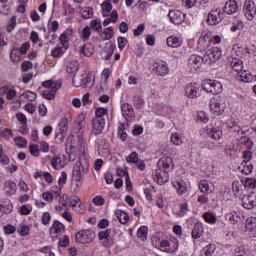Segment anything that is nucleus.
<instances>
[{
  "instance_id": "obj_1",
  "label": "nucleus",
  "mask_w": 256,
  "mask_h": 256,
  "mask_svg": "<svg viewBox=\"0 0 256 256\" xmlns=\"http://www.w3.org/2000/svg\"><path fill=\"white\" fill-rule=\"evenodd\" d=\"M152 245L160 251L165 253H175L179 249V241L177 239L165 240L161 239L158 236H152L151 238Z\"/></svg>"
},
{
  "instance_id": "obj_2",
  "label": "nucleus",
  "mask_w": 256,
  "mask_h": 256,
  "mask_svg": "<svg viewBox=\"0 0 256 256\" xmlns=\"http://www.w3.org/2000/svg\"><path fill=\"white\" fill-rule=\"evenodd\" d=\"M89 173V163L86 160L76 161L72 171V181H75L77 187L83 185V174Z\"/></svg>"
},
{
  "instance_id": "obj_3",
  "label": "nucleus",
  "mask_w": 256,
  "mask_h": 256,
  "mask_svg": "<svg viewBox=\"0 0 256 256\" xmlns=\"http://www.w3.org/2000/svg\"><path fill=\"white\" fill-rule=\"evenodd\" d=\"M43 87H46L47 89L43 91L42 95L44 99H55V95H57V90L61 89V82L59 81H53V80H47L42 83Z\"/></svg>"
},
{
  "instance_id": "obj_4",
  "label": "nucleus",
  "mask_w": 256,
  "mask_h": 256,
  "mask_svg": "<svg viewBox=\"0 0 256 256\" xmlns=\"http://www.w3.org/2000/svg\"><path fill=\"white\" fill-rule=\"evenodd\" d=\"M225 100L221 96H215L210 100V110L213 115L219 117L225 113Z\"/></svg>"
},
{
  "instance_id": "obj_5",
  "label": "nucleus",
  "mask_w": 256,
  "mask_h": 256,
  "mask_svg": "<svg viewBox=\"0 0 256 256\" xmlns=\"http://www.w3.org/2000/svg\"><path fill=\"white\" fill-rule=\"evenodd\" d=\"M202 89L203 91H206V93H211L212 95H219V93L223 91V85H221V82L215 80H205L202 83Z\"/></svg>"
},
{
  "instance_id": "obj_6",
  "label": "nucleus",
  "mask_w": 256,
  "mask_h": 256,
  "mask_svg": "<svg viewBox=\"0 0 256 256\" xmlns=\"http://www.w3.org/2000/svg\"><path fill=\"white\" fill-rule=\"evenodd\" d=\"M221 55V49L218 47L210 48L205 52L204 63H208V65H211V63H217V61L221 59Z\"/></svg>"
},
{
  "instance_id": "obj_7",
  "label": "nucleus",
  "mask_w": 256,
  "mask_h": 256,
  "mask_svg": "<svg viewBox=\"0 0 256 256\" xmlns=\"http://www.w3.org/2000/svg\"><path fill=\"white\" fill-rule=\"evenodd\" d=\"M75 239L78 243H91L95 239V232L93 230H82L76 233Z\"/></svg>"
},
{
  "instance_id": "obj_8",
  "label": "nucleus",
  "mask_w": 256,
  "mask_h": 256,
  "mask_svg": "<svg viewBox=\"0 0 256 256\" xmlns=\"http://www.w3.org/2000/svg\"><path fill=\"white\" fill-rule=\"evenodd\" d=\"M231 131L234 133H237V140L240 141V143H245L248 147V149H251L253 147V141H251V138L248 136H241L245 134V130L241 129V126L239 124H236L233 128H230Z\"/></svg>"
},
{
  "instance_id": "obj_9",
  "label": "nucleus",
  "mask_w": 256,
  "mask_h": 256,
  "mask_svg": "<svg viewBox=\"0 0 256 256\" xmlns=\"http://www.w3.org/2000/svg\"><path fill=\"white\" fill-rule=\"evenodd\" d=\"M244 15L246 17V19H248V21H253V19H255V15H256V6H255V2L253 0H246L244 2Z\"/></svg>"
},
{
  "instance_id": "obj_10",
  "label": "nucleus",
  "mask_w": 256,
  "mask_h": 256,
  "mask_svg": "<svg viewBox=\"0 0 256 256\" xmlns=\"http://www.w3.org/2000/svg\"><path fill=\"white\" fill-rule=\"evenodd\" d=\"M184 91L185 96L188 97V99H197V97H201V89L196 83L187 84Z\"/></svg>"
},
{
  "instance_id": "obj_11",
  "label": "nucleus",
  "mask_w": 256,
  "mask_h": 256,
  "mask_svg": "<svg viewBox=\"0 0 256 256\" xmlns=\"http://www.w3.org/2000/svg\"><path fill=\"white\" fill-rule=\"evenodd\" d=\"M222 20L223 12H221L219 8L211 10V12L208 13L207 23H209V25H217V23H221Z\"/></svg>"
},
{
  "instance_id": "obj_12",
  "label": "nucleus",
  "mask_w": 256,
  "mask_h": 256,
  "mask_svg": "<svg viewBox=\"0 0 256 256\" xmlns=\"http://www.w3.org/2000/svg\"><path fill=\"white\" fill-rule=\"evenodd\" d=\"M242 207L244 209H254L256 207V194H246L242 197Z\"/></svg>"
},
{
  "instance_id": "obj_13",
  "label": "nucleus",
  "mask_w": 256,
  "mask_h": 256,
  "mask_svg": "<svg viewBox=\"0 0 256 256\" xmlns=\"http://www.w3.org/2000/svg\"><path fill=\"white\" fill-rule=\"evenodd\" d=\"M154 181L158 185H165L169 181V173L166 170L158 168L155 172Z\"/></svg>"
},
{
  "instance_id": "obj_14",
  "label": "nucleus",
  "mask_w": 256,
  "mask_h": 256,
  "mask_svg": "<svg viewBox=\"0 0 256 256\" xmlns=\"http://www.w3.org/2000/svg\"><path fill=\"white\" fill-rule=\"evenodd\" d=\"M121 111L126 121H133V119H135V111L133 110V106H131V104L129 103L122 104Z\"/></svg>"
},
{
  "instance_id": "obj_15",
  "label": "nucleus",
  "mask_w": 256,
  "mask_h": 256,
  "mask_svg": "<svg viewBox=\"0 0 256 256\" xmlns=\"http://www.w3.org/2000/svg\"><path fill=\"white\" fill-rule=\"evenodd\" d=\"M105 129V119L95 118L92 120V133L93 135H101Z\"/></svg>"
},
{
  "instance_id": "obj_16",
  "label": "nucleus",
  "mask_w": 256,
  "mask_h": 256,
  "mask_svg": "<svg viewBox=\"0 0 256 256\" xmlns=\"http://www.w3.org/2000/svg\"><path fill=\"white\" fill-rule=\"evenodd\" d=\"M157 165L159 169H162V171H169V169H173V158L162 157L159 159Z\"/></svg>"
},
{
  "instance_id": "obj_17",
  "label": "nucleus",
  "mask_w": 256,
  "mask_h": 256,
  "mask_svg": "<svg viewBox=\"0 0 256 256\" xmlns=\"http://www.w3.org/2000/svg\"><path fill=\"white\" fill-rule=\"evenodd\" d=\"M169 20L174 24V25H181L183 23V13L178 10H170L168 13Z\"/></svg>"
},
{
  "instance_id": "obj_18",
  "label": "nucleus",
  "mask_w": 256,
  "mask_h": 256,
  "mask_svg": "<svg viewBox=\"0 0 256 256\" xmlns=\"http://www.w3.org/2000/svg\"><path fill=\"white\" fill-rule=\"evenodd\" d=\"M236 11H239V5L235 0H229L223 7V13H226V15H233Z\"/></svg>"
},
{
  "instance_id": "obj_19",
  "label": "nucleus",
  "mask_w": 256,
  "mask_h": 256,
  "mask_svg": "<svg viewBox=\"0 0 256 256\" xmlns=\"http://www.w3.org/2000/svg\"><path fill=\"white\" fill-rule=\"evenodd\" d=\"M189 65L194 67V69H199L202 63H205V56H199L197 54H192L188 60Z\"/></svg>"
},
{
  "instance_id": "obj_20",
  "label": "nucleus",
  "mask_w": 256,
  "mask_h": 256,
  "mask_svg": "<svg viewBox=\"0 0 256 256\" xmlns=\"http://www.w3.org/2000/svg\"><path fill=\"white\" fill-rule=\"evenodd\" d=\"M4 191L8 197L15 195L17 192V184L13 180H7L4 183Z\"/></svg>"
},
{
  "instance_id": "obj_21",
  "label": "nucleus",
  "mask_w": 256,
  "mask_h": 256,
  "mask_svg": "<svg viewBox=\"0 0 256 256\" xmlns=\"http://www.w3.org/2000/svg\"><path fill=\"white\" fill-rule=\"evenodd\" d=\"M13 211V204L11 200H4L0 202V215H9Z\"/></svg>"
},
{
  "instance_id": "obj_22",
  "label": "nucleus",
  "mask_w": 256,
  "mask_h": 256,
  "mask_svg": "<svg viewBox=\"0 0 256 256\" xmlns=\"http://www.w3.org/2000/svg\"><path fill=\"white\" fill-rule=\"evenodd\" d=\"M173 187L177 190L178 195L187 193V183L183 180H175L172 182Z\"/></svg>"
},
{
  "instance_id": "obj_23",
  "label": "nucleus",
  "mask_w": 256,
  "mask_h": 256,
  "mask_svg": "<svg viewBox=\"0 0 256 256\" xmlns=\"http://www.w3.org/2000/svg\"><path fill=\"white\" fill-rule=\"evenodd\" d=\"M166 43L168 47H172V49H177L183 45V40L176 36H170L167 38Z\"/></svg>"
},
{
  "instance_id": "obj_24",
  "label": "nucleus",
  "mask_w": 256,
  "mask_h": 256,
  "mask_svg": "<svg viewBox=\"0 0 256 256\" xmlns=\"http://www.w3.org/2000/svg\"><path fill=\"white\" fill-rule=\"evenodd\" d=\"M226 219L232 225H243V219L241 218V216L237 215V212H231L226 214Z\"/></svg>"
},
{
  "instance_id": "obj_25",
  "label": "nucleus",
  "mask_w": 256,
  "mask_h": 256,
  "mask_svg": "<svg viewBox=\"0 0 256 256\" xmlns=\"http://www.w3.org/2000/svg\"><path fill=\"white\" fill-rule=\"evenodd\" d=\"M230 67L233 69V71H236V73H241L243 71V60L238 58H232V60L229 61Z\"/></svg>"
},
{
  "instance_id": "obj_26",
  "label": "nucleus",
  "mask_w": 256,
  "mask_h": 256,
  "mask_svg": "<svg viewBox=\"0 0 256 256\" xmlns=\"http://www.w3.org/2000/svg\"><path fill=\"white\" fill-rule=\"evenodd\" d=\"M208 137L214 141H219L223 137V132L219 128H211L206 130Z\"/></svg>"
},
{
  "instance_id": "obj_27",
  "label": "nucleus",
  "mask_w": 256,
  "mask_h": 256,
  "mask_svg": "<svg viewBox=\"0 0 256 256\" xmlns=\"http://www.w3.org/2000/svg\"><path fill=\"white\" fill-rule=\"evenodd\" d=\"M63 231H65V225L57 220L54 221L52 227L50 228V233H55L54 237H57V235H59V233H63Z\"/></svg>"
},
{
  "instance_id": "obj_28",
  "label": "nucleus",
  "mask_w": 256,
  "mask_h": 256,
  "mask_svg": "<svg viewBox=\"0 0 256 256\" xmlns=\"http://www.w3.org/2000/svg\"><path fill=\"white\" fill-rule=\"evenodd\" d=\"M0 93L6 95L7 99L11 100L17 95V91L9 86L0 87Z\"/></svg>"
},
{
  "instance_id": "obj_29",
  "label": "nucleus",
  "mask_w": 256,
  "mask_h": 256,
  "mask_svg": "<svg viewBox=\"0 0 256 256\" xmlns=\"http://www.w3.org/2000/svg\"><path fill=\"white\" fill-rule=\"evenodd\" d=\"M95 85V77L92 74H88L85 78H82V87L84 89H91Z\"/></svg>"
},
{
  "instance_id": "obj_30",
  "label": "nucleus",
  "mask_w": 256,
  "mask_h": 256,
  "mask_svg": "<svg viewBox=\"0 0 256 256\" xmlns=\"http://www.w3.org/2000/svg\"><path fill=\"white\" fill-rule=\"evenodd\" d=\"M59 195H61V188H59L58 190H51V192H44L42 194V197L45 201H53V197H59Z\"/></svg>"
},
{
  "instance_id": "obj_31",
  "label": "nucleus",
  "mask_w": 256,
  "mask_h": 256,
  "mask_svg": "<svg viewBox=\"0 0 256 256\" xmlns=\"http://www.w3.org/2000/svg\"><path fill=\"white\" fill-rule=\"evenodd\" d=\"M94 51H95V47L91 43H86L81 48V53L83 54L84 57H91Z\"/></svg>"
},
{
  "instance_id": "obj_32",
  "label": "nucleus",
  "mask_w": 256,
  "mask_h": 256,
  "mask_svg": "<svg viewBox=\"0 0 256 256\" xmlns=\"http://www.w3.org/2000/svg\"><path fill=\"white\" fill-rule=\"evenodd\" d=\"M155 71L156 73H159L161 77H165V75L169 74V66H167V63L165 62L157 64Z\"/></svg>"
},
{
  "instance_id": "obj_33",
  "label": "nucleus",
  "mask_w": 256,
  "mask_h": 256,
  "mask_svg": "<svg viewBox=\"0 0 256 256\" xmlns=\"http://www.w3.org/2000/svg\"><path fill=\"white\" fill-rule=\"evenodd\" d=\"M238 75L239 81H242L243 83H251V81H253V75L247 70H242Z\"/></svg>"
},
{
  "instance_id": "obj_34",
  "label": "nucleus",
  "mask_w": 256,
  "mask_h": 256,
  "mask_svg": "<svg viewBox=\"0 0 256 256\" xmlns=\"http://www.w3.org/2000/svg\"><path fill=\"white\" fill-rule=\"evenodd\" d=\"M102 7V17H109V13L113 9V5L111 4L110 0H106L101 4Z\"/></svg>"
},
{
  "instance_id": "obj_35",
  "label": "nucleus",
  "mask_w": 256,
  "mask_h": 256,
  "mask_svg": "<svg viewBox=\"0 0 256 256\" xmlns=\"http://www.w3.org/2000/svg\"><path fill=\"white\" fill-rule=\"evenodd\" d=\"M58 125L59 129L58 132H56V137H61V139H64L65 133H67V120H61Z\"/></svg>"
},
{
  "instance_id": "obj_36",
  "label": "nucleus",
  "mask_w": 256,
  "mask_h": 256,
  "mask_svg": "<svg viewBox=\"0 0 256 256\" xmlns=\"http://www.w3.org/2000/svg\"><path fill=\"white\" fill-rule=\"evenodd\" d=\"M202 234H203V224L196 223L192 230V239H199V237H201Z\"/></svg>"
},
{
  "instance_id": "obj_37",
  "label": "nucleus",
  "mask_w": 256,
  "mask_h": 256,
  "mask_svg": "<svg viewBox=\"0 0 256 256\" xmlns=\"http://www.w3.org/2000/svg\"><path fill=\"white\" fill-rule=\"evenodd\" d=\"M242 184L248 189H256V178L255 177H246L242 179Z\"/></svg>"
},
{
  "instance_id": "obj_38",
  "label": "nucleus",
  "mask_w": 256,
  "mask_h": 256,
  "mask_svg": "<svg viewBox=\"0 0 256 256\" xmlns=\"http://www.w3.org/2000/svg\"><path fill=\"white\" fill-rule=\"evenodd\" d=\"M199 189L201 193H205L206 195L213 193V190L209 188V182L207 180H202L199 182Z\"/></svg>"
},
{
  "instance_id": "obj_39",
  "label": "nucleus",
  "mask_w": 256,
  "mask_h": 256,
  "mask_svg": "<svg viewBox=\"0 0 256 256\" xmlns=\"http://www.w3.org/2000/svg\"><path fill=\"white\" fill-rule=\"evenodd\" d=\"M83 121H85V114H80L74 123V129L76 133H79V131L83 129Z\"/></svg>"
},
{
  "instance_id": "obj_40",
  "label": "nucleus",
  "mask_w": 256,
  "mask_h": 256,
  "mask_svg": "<svg viewBox=\"0 0 256 256\" xmlns=\"http://www.w3.org/2000/svg\"><path fill=\"white\" fill-rule=\"evenodd\" d=\"M21 53L19 51V48H13L10 54V59L11 61H13L14 63H19V61H21Z\"/></svg>"
},
{
  "instance_id": "obj_41",
  "label": "nucleus",
  "mask_w": 256,
  "mask_h": 256,
  "mask_svg": "<svg viewBox=\"0 0 256 256\" xmlns=\"http://www.w3.org/2000/svg\"><path fill=\"white\" fill-rule=\"evenodd\" d=\"M246 231L253 232L256 229V218L255 217H250L246 220Z\"/></svg>"
},
{
  "instance_id": "obj_42",
  "label": "nucleus",
  "mask_w": 256,
  "mask_h": 256,
  "mask_svg": "<svg viewBox=\"0 0 256 256\" xmlns=\"http://www.w3.org/2000/svg\"><path fill=\"white\" fill-rule=\"evenodd\" d=\"M215 249H217L215 244H208L206 247L203 248L202 256H213V253H215Z\"/></svg>"
},
{
  "instance_id": "obj_43",
  "label": "nucleus",
  "mask_w": 256,
  "mask_h": 256,
  "mask_svg": "<svg viewBox=\"0 0 256 256\" xmlns=\"http://www.w3.org/2000/svg\"><path fill=\"white\" fill-rule=\"evenodd\" d=\"M80 13L83 19H91L93 17V8L92 7L81 8Z\"/></svg>"
},
{
  "instance_id": "obj_44",
  "label": "nucleus",
  "mask_w": 256,
  "mask_h": 256,
  "mask_svg": "<svg viewBox=\"0 0 256 256\" xmlns=\"http://www.w3.org/2000/svg\"><path fill=\"white\" fill-rule=\"evenodd\" d=\"M133 105L135 109H143V105H145V100L141 98V96L137 95L133 97Z\"/></svg>"
},
{
  "instance_id": "obj_45",
  "label": "nucleus",
  "mask_w": 256,
  "mask_h": 256,
  "mask_svg": "<svg viewBox=\"0 0 256 256\" xmlns=\"http://www.w3.org/2000/svg\"><path fill=\"white\" fill-rule=\"evenodd\" d=\"M51 165L53 169H63V162L61 161V157L54 156L51 160Z\"/></svg>"
},
{
  "instance_id": "obj_46",
  "label": "nucleus",
  "mask_w": 256,
  "mask_h": 256,
  "mask_svg": "<svg viewBox=\"0 0 256 256\" xmlns=\"http://www.w3.org/2000/svg\"><path fill=\"white\" fill-rule=\"evenodd\" d=\"M203 219L206 223H210V225H215L217 223V217L209 212L203 214Z\"/></svg>"
},
{
  "instance_id": "obj_47",
  "label": "nucleus",
  "mask_w": 256,
  "mask_h": 256,
  "mask_svg": "<svg viewBox=\"0 0 256 256\" xmlns=\"http://www.w3.org/2000/svg\"><path fill=\"white\" fill-rule=\"evenodd\" d=\"M117 219L118 221L122 224V225H127V223H129V214H127L124 211H121L118 215H117Z\"/></svg>"
},
{
  "instance_id": "obj_48",
  "label": "nucleus",
  "mask_w": 256,
  "mask_h": 256,
  "mask_svg": "<svg viewBox=\"0 0 256 256\" xmlns=\"http://www.w3.org/2000/svg\"><path fill=\"white\" fill-rule=\"evenodd\" d=\"M147 231L148 228L146 226H142L137 231V238L141 239V241H145L147 239Z\"/></svg>"
},
{
  "instance_id": "obj_49",
  "label": "nucleus",
  "mask_w": 256,
  "mask_h": 256,
  "mask_svg": "<svg viewBox=\"0 0 256 256\" xmlns=\"http://www.w3.org/2000/svg\"><path fill=\"white\" fill-rule=\"evenodd\" d=\"M14 142L17 145V147H20L21 149H23V147H27V139L21 136L15 137Z\"/></svg>"
},
{
  "instance_id": "obj_50",
  "label": "nucleus",
  "mask_w": 256,
  "mask_h": 256,
  "mask_svg": "<svg viewBox=\"0 0 256 256\" xmlns=\"http://www.w3.org/2000/svg\"><path fill=\"white\" fill-rule=\"evenodd\" d=\"M139 161V155L137 152H132L126 157V163H134V165Z\"/></svg>"
},
{
  "instance_id": "obj_51",
  "label": "nucleus",
  "mask_w": 256,
  "mask_h": 256,
  "mask_svg": "<svg viewBox=\"0 0 256 256\" xmlns=\"http://www.w3.org/2000/svg\"><path fill=\"white\" fill-rule=\"evenodd\" d=\"M77 61H72L67 65L66 71L69 75L78 71Z\"/></svg>"
},
{
  "instance_id": "obj_52",
  "label": "nucleus",
  "mask_w": 256,
  "mask_h": 256,
  "mask_svg": "<svg viewBox=\"0 0 256 256\" xmlns=\"http://www.w3.org/2000/svg\"><path fill=\"white\" fill-rule=\"evenodd\" d=\"M200 147L201 149H209L210 151H213L217 147V144H215V142L205 141L200 143Z\"/></svg>"
},
{
  "instance_id": "obj_53",
  "label": "nucleus",
  "mask_w": 256,
  "mask_h": 256,
  "mask_svg": "<svg viewBox=\"0 0 256 256\" xmlns=\"http://www.w3.org/2000/svg\"><path fill=\"white\" fill-rule=\"evenodd\" d=\"M67 38H68L67 34H62L59 38V41L64 51H67V49H69V40H67Z\"/></svg>"
},
{
  "instance_id": "obj_54",
  "label": "nucleus",
  "mask_w": 256,
  "mask_h": 256,
  "mask_svg": "<svg viewBox=\"0 0 256 256\" xmlns=\"http://www.w3.org/2000/svg\"><path fill=\"white\" fill-rule=\"evenodd\" d=\"M17 231L19 235H21L22 237H25V235H29L30 228L25 224H21L18 227Z\"/></svg>"
},
{
  "instance_id": "obj_55",
  "label": "nucleus",
  "mask_w": 256,
  "mask_h": 256,
  "mask_svg": "<svg viewBox=\"0 0 256 256\" xmlns=\"http://www.w3.org/2000/svg\"><path fill=\"white\" fill-rule=\"evenodd\" d=\"M22 97H26V99H28V101H35L37 99V94L29 91V92L22 93L20 95V99H22Z\"/></svg>"
},
{
  "instance_id": "obj_56",
  "label": "nucleus",
  "mask_w": 256,
  "mask_h": 256,
  "mask_svg": "<svg viewBox=\"0 0 256 256\" xmlns=\"http://www.w3.org/2000/svg\"><path fill=\"white\" fill-rule=\"evenodd\" d=\"M232 191H233L234 195H239V193H241L242 186L239 183V181H233L232 182Z\"/></svg>"
},
{
  "instance_id": "obj_57",
  "label": "nucleus",
  "mask_w": 256,
  "mask_h": 256,
  "mask_svg": "<svg viewBox=\"0 0 256 256\" xmlns=\"http://www.w3.org/2000/svg\"><path fill=\"white\" fill-rule=\"evenodd\" d=\"M171 142L174 145H181V143H183V139H181V135H179V133H174L171 135Z\"/></svg>"
},
{
  "instance_id": "obj_58",
  "label": "nucleus",
  "mask_w": 256,
  "mask_h": 256,
  "mask_svg": "<svg viewBox=\"0 0 256 256\" xmlns=\"http://www.w3.org/2000/svg\"><path fill=\"white\" fill-rule=\"evenodd\" d=\"M0 163L3 165H9V158L3 153V145L0 144Z\"/></svg>"
},
{
  "instance_id": "obj_59",
  "label": "nucleus",
  "mask_w": 256,
  "mask_h": 256,
  "mask_svg": "<svg viewBox=\"0 0 256 256\" xmlns=\"http://www.w3.org/2000/svg\"><path fill=\"white\" fill-rule=\"evenodd\" d=\"M65 53V50H63V48L61 47H56L51 51V55L54 58H59L61 57V55H63Z\"/></svg>"
},
{
  "instance_id": "obj_60",
  "label": "nucleus",
  "mask_w": 256,
  "mask_h": 256,
  "mask_svg": "<svg viewBox=\"0 0 256 256\" xmlns=\"http://www.w3.org/2000/svg\"><path fill=\"white\" fill-rule=\"evenodd\" d=\"M96 119H105V115H107V109L105 108H97L95 111Z\"/></svg>"
},
{
  "instance_id": "obj_61",
  "label": "nucleus",
  "mask_w": 256,
  "mask_h": 256,
  "mask_svg": "<svg viewBox=\"0 0 256 256\" xmlns=\"http://www.w3.org/2000/svg\"><path fill=\"white\" fill-rule=\"evenodd\" d=\"M103 35H105L104 41H109V39H113V27L106 28L103 32Z\"/></svg>"
},
{
  "instance_id": "obj_62",
  "label": "nucleus",
  "mask_w": 256,
  "mask_h": 256,
  "mask_svg": "<svg viewBox=\"0 0 256 256\" xmlns=\"http://www.w3.org/2000/svg\"><path fill=\"white\" fill-rule=\"evenodd\" d=\"M92 203L98 207H101V205H105V199L102 196H96L93 198Z\"/></svg>"
},
{
  "instance_id": "obj_63",
  "label": "nucleus",
  "mask_w": 256,
  "mask_h": 256,
  "mask_svg": "<svg viewBox=\"0 0 256 256\" xmlns=\"http://www.w3.org/2000/svg\"><path fill=\"white\" fill-rule=\"evenodd\" d=\"M90 27L91 29H93L94 31H99L101 29V21L99 20H92L90 23Z\"/></svg>"
},
{
  "instance_id": "obj_64",
  "label": "nucleus",
  "mask_w": 256,
  "mask_h": 256,
  "mask_svg": "<svg viewBox=\"0 0 256 256\" xmlns=\"http://www.w3.org/2000/svg\"><path fill=\"white\" fill-rule=\"evenodd\" d=\"M30 153L33 155V157H39V146L36 144H31Z\"/></svg>"
}]
</instances>
